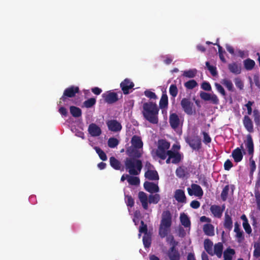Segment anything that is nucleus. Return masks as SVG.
I'll return each mask as SVG.
<instances>
[{
    "label": "nucleus",
    "mask_w": 260,
    "mask_h": 260,
    "mask_svg": "<svg viewBox=\"0 0 260 260\" xmlns=\"http://www.w3.org/2000/svg\"><path fill=\"white\" fill-rule=\"evenodd\" d=\"M131 146L126 150L127 157L124 160L125 168L132 175H139L142 168V162L138 159L143 153V142L140 136L134 135L131 141Z\"/></svg>",
    "instance_id": "nucleus-1"
},
{
    "label": "nucleus",
    "mask_w": 260,
    "mask_h": 260,
    "mask_svg": "<svg viewBox=\"0 0 260 260\" xmlns=\"http://www.w3.org/2000/svg\"><path fill=\"white\" fill-rule=\"evenodd\" d=\"M143 108V115L145 119L152 124H157L158 122L157 115L159 109L156 104L152 102L145 103Z\"/></svg>",
    "instance_id": "nucleus-2"
},
{
    "label": "nucleus",
    "mask_w": 260,
    "mask_h": 260,
    "mask_svg": "<svg viewBox=\"0 0 260 260\" xmlns=\"http://www.w3.org/2000/svg\"><path fill=\"white\" fill-rule=\"evenodd\" d=\"M246 138V141L245 142V146L247 149L248 154L250 155V157L249 158V176L250 178H252L256 167L255 161L252 158L254 153V144L252 137L250 134L247 136Z\"/></svg>",
    "instance_id": "nucleus-3"
},
{
    "label": "nucleus",
    "mask_w": 260,
    "mask_h": 260,
    "mask_svg": "<svg viewBox=\"0 0 260 260\" xmlns=\"http://www.w3.org/2000/svg\"><path fill=\"white\" fill-rule=\"evenodd\" d=\"M170 147V143L166 140H159L158 147L156 151L157 156L162 160L165 159L167 156L168 149Z\"/></svg>",
    "instance_id": "nucleus-4"
},
{
    "label": "nucleus",
    "mask_w": 260,
    "mask_h": 260,
    "mask_svg": "<svg viewBox=\"0 0 260 260\" xmlns=\"http://www.w3.org/2000/svg\"><path fill=\"white\" fill-rule=\"evenodd\" d=\"M79 91V88L78 86L72 85L67 88L60 98L59 104L61 103V101L66 102L68 98H74Z\"/></svg>",
    "instance_id": "nucleus-5"
},
{
    "label": "nucleus",
    "mask_w": 260,
    "mask_h": 260,
    "mask_svg": "<svg viewBox=\"0 0 260 260\" xmlns=\"http://www.w3.org/2000/svg\"><path fill=\"white\" fill-rule=\"evenodd\" d=\"M181 106L184 112L188 115H192L195 113L193 108V104L189 98H183L180 103Z\"/></svg>",
    "instance_id": "nucleus-6"
},
{
    "label": "nucleus",
    "mask_w": 260,
    "mask_h": 260,
    "mask_svg": "<svg viewBox=\"0 0 260 260\" xmlns=\"http://www.w3.org/2000/svg\"><path fill=\"white\" fill-rule=\"evenodd\" d=\"M185 142L193 150H199L201 148V139L198 136L187 137L185 138Z\"/></svg>",
    "instance_id": "nucleus-7"
},
{
    "label": "nucleus",
    "mask_w": 260,
    "mask_h": 260,
    "mask_svg": "<svg viewBox=\"0 0 260 260\" xmlns=\"http://www.w3.org/2000/svg\"><path fill=\"white\" fill-rule=\"evenodd\" d=\"M200 96L202 100L205 101H210L211 103L215 105L219 104V99L217 96L215 94H211L209 93L201 91Z\"/></svg>",
    "instance_id": "nucleus-8"
},
{
    "label": "nucleus",
    "mask_w": 260,
    "mask_h": 260,
    "mask_svg": "<svg viewBox=\"0 0 260 260\" xmlns=\"http://www.w3.org/2000/svg\"><path fill=\"white\" fill-rule=\"evenodd\" d=\"M188 193L189 196L194 195L196 197L201 198L204 192L201 187L196 184H192L191 185V188H187Z\"/></svg>",
    "instance_id": "nucleus-9"
},
{
    "label": "nucleus",
    "mask_w": 260,
    "mask_h": 260,
    "mask_svg": "<svg viewBox=\"0 0 260 260\" xmlns=\"http://www.w3.org/2000/svg\"><path fill=\"white\" fill-rule=\"evenodd\" d=\"M134 83L129 79L126 78L121 82L120 86L124 94H128L130 92V90L134 87Z\"/></svg>",
    "instance_id": "nucleus-10"
},
{
    "label": "nucleus",
    "mask_w": 260,
    "mask_h": 260,
    "mask_svg": "<svg viewBox=\"0 0 260 260\" xmlns=\"http://www.w3.org/2000/svg\"><path fill=\"white\" fill-rule=\"evenodd\" d=\"M102 96L105 102L108 104H113L118 100L117 94L111 91L103 93Z\"/></svg>",
    "instance_id": "nucleus-11"
},
{
    "label": "nucleus",
    "mask_w": 260,
    "mask_h": 260,
    "mask_svg": "<svg viewBox=\"0 0 260 260\" xmlns=\"http://www.w3.org/2000/svg\"><path fill=\"white\" fill-rule=\"evenodd\" d=\"M177 243L172 245L168 250V256L170 260H180V255L178 250L176 249Z\"/></svg>",
    "instance_id": "nucleus-12"
},
{
    "label": "nucleus",
    "mask_w": 260,
    "mask_h": 260,
    "mask_svg": "<svg viewBox=\"0 0 260 260\" xmlns=\"http://www.w3.org/2000/svg\"><path fill=\"white\" fill-rule=\"evenodd\" d=\"M106 123L109 130L112 132H119L122 128L121 124L116 120L113 119L108 120Z\"/></svg>",
    "instance_id": "nucleus-13"
},
{
    "label": "nucleus",
    "mask_w": 260,
    "mask_h": 260,
    "mask_svg": "<svg viewBox=\"0 0 260 260\" xmlns=\"http://www.w3.org/2000/svg\"><path fill=\"white\" fill-rule=\"evenodd\" d=\"M169 123L173 129H176L178 128L180 123V120L176 113H173L170 114L169 116Z\"/></svg>",
    "instance_id": "nucleus-14"
},
{
    "label": "nucleus",
    "mask_w": 260,
    "mask_h": 260,
    "mask_svg": "<svg viewBox=\"0 0 260 260\" xmlns=\"http://www.w3.org/2000/svg\"><path fill=\"white\" fill-rule=\"evenodd\" d=\"M234 231L236 233L235 237L238 242L241 243L244 241L245 239L244 232L241 230L240 225L238 222H235Z\"/></svg>",
    "instance_id": "nucleus-15"
},
{
    "label": "nucleus",
    "mask_w": 260,
    "mask_h": 260,
    "mask_svg": "<svg viewBox=\"0 0 260 260\" xmlns=\"http://www.w3.org/2000/svg\"><path fill=\"white\" fill-rule=\"evenodd\" d=\"M243 144L241 145V148L237 147L233 150L232 156L233 157L235 162H239L241 161L243 157V154L242 152L241 149H243Z\"/></svg>",
    "instance_id": "nucleus-16"
},
{
    "label": "nucleus",
    "mask_w": 260,
    "mask_h": 260,
    "mask_svg": "<svg viewBox=\"0 0 260 260\" xmlns=\"http://www.w3.org/2000/svg\"><path fill=\"white\" fill-rule=\"evenodd\" d=\"M243 124L245 129L249 133L254 131L253 122L248 115H245L243 119Z\"/></svg>",
    "instance_id": "nucleus-17"
},
{
    "label": "nucleus",
    "mask_w": 260,
    "mask_h": 260,
    "mask_svg": "<svg viewBox=\"0 0 260 260\" xmlns=\"http://www.w3.org/2000/svg\"><path fill=\"white\" fill-rule=\"evenodd\" d=\"M144 187L148 192L153 193L159 191V187L157 184L153 182L146 181L144 183Z\"/></svg>",
    "instance_id": "nucleus-18"
},
{
    "label": "nucleus",
    "mask_w": 260,
    "mask_h": 260,
    "mask_svg": "<svg viewBox=\"0 0 260 260\" xmlns=\"http://www.w3.org/2000/svg\"><path fill=\"white\" fill-rule=\"evenodd\" d=\"M167 156H170V158H171V162L174 164H178L182 158L181 155L180 153L173 151L172 150H168Z\"/></svg>",
    "instance_id": "nucleus-19"
},
{
    "label": "nucleus",
    "mask_w": 260,
    "mask_h": 260,
    "mask_svg": "<svg viewBox=\"0 0 260 260\" xmlns=\"http://www.w3.org/2000/svg\"><path fill=\"white\" fill-rule=\"evenodd\" d=\"M223 246L221 242L216 243L214 245V250H212V253L210 255L213 256L216 255L217 257L221 258L223 252Z\"/></svg>",
    "instance_id": "nucleus-20"
},
{
    "label": "nucleus",
    "mask_w": 260,
    "mask_h": 260,
    "mask_svg": "<svg viewBox=\"0 0 260 260\" xmlns=\"http://www.w3.org/2000/svg\"><path fill=\"white\" fill-rule=\"evenodd\" d=\"M88 131L89 133L92 137L99 136L102 133L100 127L95 123L90 124L89 125Z\"/></svg>",
    "instance_id": "nucleus-21"
},
{
    "label": "nucleus",
    "mask_w": 260,
    "mask_h": 260,
    "mask_svg": "<svg viewBox=\"0 0 260 260\" xmlns=\"http://www.w3.org/2000/svg\"><path fill=\"white\" fill-rule=\"evenodd\" d=\"M138 198L142 204V206L143 208L145 210H147L148 208V197L147 196V194L143 191H140L138 193Z\"/></svg>",
    "instance_id": "nucleus-22"
},
{
    "label": "nucleus",
    "mask_w": 260,
    "mask_h": 260,
    "mask_svg": "<svg viewBox=\"0 0 260 260\" xmlns=\"http://www.w3.org/2000/svg\"><path fill=\"white\" fill-rule=\"evenodd\" d=\"M174 198L179 203H185L186 198L184 191L182 189H177L174 193Z\"/></svg>",
    "instance_id": "nucleus-23"
},
{
    "label": "nucleus",
    "mask_w": 260,
    "mask_h": 260,
    "mask_svg": "<svg viewBox=\"0 0 260 260\" xmlns=\"http://www.w3.org/2000/svg\"><path fill=\"white\" fill-rule=\"evenodd\" d=\"M229 71L235 75L240 74L241 73V66L236 62H232L228 64Z\"/></svg>",
    "instance_id": "nucleus-24"
},
{
    "label": "nucleus",
    "mask_w": 260,
    "mask_h": 260,
    "mask_svg": "<svg viewBox=\"0 0 260 260\" xmlns=\"http://www.w3.org/2000/svg\"><path fill=\"white\" fill-rule=\"evenodd\" d=\"M210 211L213 214L214 217L220 218L222 216L223 209L218 205H211L210 208Z\"/></svg>",
    "instance_id": "nucleus-25"
},
{
    "label": "nucleus",
    "mask_w": 260,
    "mask_h": 260,
    "mask_svg": "<svg viewBox=\"0 0 260 260\" xmlns=\"http://www.w3.org/2000/svg\"><path fill=\"white\" fill-rule=\"evenodd\" d=\"M110 166L115 170H121L123 171L124 168H121V164L120 162L114 156H111L109 159Z\"/></svg>",
    "instance_id": "nucleus-26"
},
{
    "label": "nucleus",
    "mask_w": 260,
    "mask_h": 260,
    "mask_svg": "<svg viewBox=\"0 0 260 260\" xmlns=\"http://www.w3.org/2000/svg\"><path fill=\"white\" fill-rule=\"evenodd\" d=\"M145 177L150 180H157L159 179V176L156 170H147L145 173Z\"/></svg>",
    "instance_id": "nucleus-27"
},
{
    "label": "nucleus",
    "mask_w": 260,
    "mask_h": 260,
    "mask_svg": "<svg viewBox=\"0 0 260 260\" xmlns=\"http://www.w3.org/2000/svg\"><path fill=\"white\" fill-rule=\"evenodd\" d=\"M223 226L225 229L229 231L233 228V220L232 217L227 213H225Z\"/></svg>",
    "instance_id": "nucleus-28"
},
{
    "label": "nucleus",
    "mask_w": 260,
    "mask_h": 260,
    "mask_svg": "<svg viewBox=\"0 0 260 260\" xmlns=\"http://www.w3.org/2000/svg\"><path fill=\"white\" fill-rule=\"evenodd\" d=\"M241 219L243 220V226L245 231L246 233L248 234H250L252 232V229L250 224L248 223V220L245 214H243L241 216Z\"/></svg>",
    "instance_id": "nucleus-29"
},
{
    "label": "nucleus",
    "mask_w": 260,
    "mask_h": 260,
    "mask_svg": "<svg viewBox=\"0 0 260 260\" xmlns=\"http://www.w3.org/2000/svg\"><path fill=\"white\" fill-rule=\"evenodd\" d=\"M203 231L205 235L208 236H213L214 235V228L212 224L207 223L204 225Z\"/></svg>",
    "instance_id": "nucleus-30"
},
{
    "label": "nucleus",
    "mask_w": 260,
    "mask_h": 260,
    "mask_svg": "<svg viewBox=\"0 0 260 260\" xmlns=\"http://www.w3.org/2000/svg\"><path fill=\"white\" fill-rule=\"evenodd\" d=\"M180 222L185 228H190L191 225L190 220L188 216L184 213L180 214Z\"/></svg>",
    "instance_id": "nucleus-31"
},
{
    "label": "nucleus",
    "mask_w": 260,
    "mask_h": 260,
    "mask_svg": "<svg viewBox=\"0 0 260 260\" xmlns=\"http://www.w3.org/2000/svg\"><path fill=\"white\" fill-rule=\"evenodd\" d=\"M243 64L244 68L246 70L251 71L254 68L255 63L253 60L250 58H247L243 61Z\"/></svg>",
    "instance_id": "nucleus-32"
},
{
    "label": "nucleus",
    "mask_w": 260,
    "mask_h": 260,
    "mask_svg": "<svg viewBox=\"0 0 260 260\" xmlns=\"http://www.w3.org/2000/svg\"><path fill=\"white\" fill-rule=\"evenodd\" d=\"M159 108L161 109H165L168 106V98L166 93H163L159 103Z\"/></svg>",
    "instance_id": "nucleus-33"
},
{
    "label": "nucleus",
    "mask_w": 260,
    "mask_h": 260,
    "mask_svg": "<svg viewBox=\"0 0 260 260\" xmlns=\"http://www.w3.org/2000/svg\"><path fill=\"white\" fill-rule=\"evenodd\" d=\"M70 111L71 115L76 118L79 117L82 115V111L81 110L76 106H71L70 107Z\"/></svg>",
    "instance_id": "nucleus-34"
},
{
    "label": "nucleus",
    "mask_w": 260,
    "mask_h": 260,
    "mask_svg": "<svg viewBox=\"0 0 260 260\" xmlns=\"http://www.w3.org/2000/svg\"><path fill=\"white\" fill-rule=\"evenodd\" d=\"M235 254L234 249L230 247L226 248L223 252V257L224 260H232V256Z\"/></svg>",
    "instance_id": "nucleus-35"
},
{
    "label": "nucleus",
    "mask_w": 260,
    "mask_h": 260,
    "mask_svg": "<svg viewBox=\"0 0 260 260\" xmlns=\"http://www.w3.org/2000/svg\"><path fill=\"white\" fill-rule=\"evenodd\" d=\"M213 242L209 239H206L204 242V249L206 252L210 255L212 253Z\"/></svg>",
    "instance_id": "nucleus-36"
},
{
    "label": "nucleus",
    "mask_w": 260,
    "mask_h": 260,
    "mask_svg": "<svg viewBox=\"0 0 260 260\" xmlns=\"http://www.w3.org/2000/svg\"><path fill=\"white\" fill-rule=\"evenodd\" d=\"M187 173V169L184 167H179L176 170V176L180 178H183Z\"/></svg>",
    "instance_id": "nucleus-37"
},
{
    "label": "nucleus",
    "mask_w": 260,
    "mask_h": 260,
    "mask_svg": "<svg viewBox=\"0 0 260 260\" xmlns=\"http://www.w3.org/2000/svg\"><path fill=\"white\" fill-rule=\"evenodd\" d=\"M197 74V70L193 69L184 71L183 73L182 76L187 78H192L196 76Z\"/></svg>",
    "instance_id": "nucleus-38"
},
{
    "label": "nucleus",
    "mask_w": 260,
    "mask_h": 260,
    "mask_svg": "<svg viewBox=\"0 0 260 260\" xmlns=\"http://www.w3.org/2000/svg\"><path fill=\"white\" fill-rule=\"evenodd\" d=\"M160 200V197L159 194H150L148 197V202L150 204H156Z\"/></svg>",
    "instance_id": "nucleus-39"
},
{
    "label": "nucleus",
    "mask_w": 260,
    "mask_h": 260,
    "mask_svg": "<svg viewBox=\"0 0 260 260\" xmlns=\"http://www.w3.org/2000/svg\"><path fill=\"white\" fill-rule=\"evenodd\" d=\"M221 83L226 87L230 91H234V87L232 82L228 79H224L222 80Z\"/></svg>",
    "instance_id": "nucleus-40"
},
{
    "label": "nucleus",
    "mask_w": 260,
    "mask_h": 260,
    "mask_svg": "<svg viewBox=\"0 0 260 260\" xmlns=\"http://www.w3.org/2000/svg\"><path fill=\"white\" fill-rule=\"evenodd\" d=\"M170 231V228H166V226L160 225L159 228V235L161 238H164L167 236Z\"/></svg>",
    "instance_id": "nucleus-41"
},
{
    "label": "nucleus",
    "mask_w": 260,
    "mask_h": 260,
    "mask_svg": "<svg viewBox=\"0 0 260 260\" xmlns=\"http://www.w3.org/2000/svg\"><path fill=\"white\" fill-rule=\"evenodd\" d=\"M94 149L101 160L103 161H106L107 160V157L106 153L100 147L95 146Z\"/></svg>",
    "instance_id": "nucleus-42"
},
{
    "label": "nucleus",
    "mask_w": 260,
    "mask_h": 260,
    "mask_svg": "<svg viewBox=\"0 0 260 260\" xmlns=\"http://www.w3.org/2000/svg\"><path fill=\"white\" fill-rule=\"evenodd\" d=\"M253 117L255 125L260 126V113L257 109H254L253 111Z\"/></svg>",
    "instance_id": "nucleus-43"
},
{
    "label": "nucleus",
    "mask_w": 260,
    "mask_h": 260,
    "mask_svg": "<svg viewBox=\"0 0 260 260\" xmlns=\"http://www.w3.org/2000/svg\"><path fill=\"white\" fill-rule=\"evenodd\" d=\"M143 242L145 248H149L151 243V237L150 235H144L143 237Z\"/></svg>",
    "instance_id": "nucleus-44"
},
{
    "label": "nucleus",
    "mask_w": 260,
    "mask_h": 260,
    "mask_svg": "<svg viewBox=\"0 0 260 260\" xmlns=\"http://www.w3.org/2000/svg\"><path fill=\"white\" fill-rule=\"evenodd\" d=\"M169 93L174 99L177 96L178 93V88L175 84H171L169 88Z\"/></svg>",
    "instance_id": "nucleus-45"
},
{
    "label": "nucleus",
    "mask_w": 260,
    "mask_h": 260,
    "mask_svg": "<svg viewBox=\"0 0 260 260\" xmlns=\"http://www.w3.org/2000/svg\"><path fill=\"white\" fill-rule=\"evenodd\" d=\"M96 103V100L95 98H92L85 101L83 102V106L87 108H89L93 106Z\"/></svg>",
    "instance_id": "nucleus-46"
},
{
    "label": "nucleus",
    "mask_w": 260,
    "mask_h": 260,
    "mask_svg": "<svg viewBox=\"0 0 260 260\" xmlns=\"http://www.w3.org/2000/svg\"><path fill=\"white\" fill-rule=\"evenodd\" d=\"M127 182L132 185H138L140 184V179L138 177L129 176Z\"/></svg>",
    "instance_id": "nucleus-47"
},
{
    "label": "nucleus",
    "mask_w": 260,
    "mask_h": 260,
    "mask_svg": "<svg viewBox=\"0 0 260 260\" xmlns=\"http://www.w3.org/2000/svg\"><path fill=\"white\" fill-rule=\"evenodd\" d=\"M229 189V185H225L223 188L220 195L221 199L223 201H225L227 200Z\"/></svg>",
    "instance_id": "nucleus-48"
},
{
    "label": "nucleus",
    "mask_w": 260,
    "mask_h": 260,
    "mask_svg": "<svg viewBox=\"0 0 260 260\" xmlns=\"http://www.w3.org/2000/svg\"><path fill=\"white\" fill-rule=\"evenodd\" d=\"M198 85V83L194 80H190L184 83L185 87L188 89H192Z\"/></svg>",
    "instance_id": "nucleus-49"
},
{
    "label": "nucleus",
    "mask_w": 260,
    "mask_h": 260,
    "mask_svg": "<svg viewBox=\"0 0 260 260\" xmlns=\"http://www.w3.org/2000/svg\"><path fill=\"white\" fill-rule=\"evenodd\" d=\"M119 144L118 140L115 138H110L108 141V145L110 148H115Z\"/></svg>",
    "instance_id": "nucleus-50"
},
{
    "label": "nucleus",
    "mask_w": 260,
    "mask_h": 260,
    "mask_svg": "<svg viewBox=\"0 0 260 260\" xmlns=\"http://www.w3.org/2000/svg\"><path fill=\"white\" fill-rule=\"evenodd\" d=\"M125 202L126 205L130 208H132L134 205V200L131 196L125 195Z\"/></svg>",
    "instance_id": "nucleus-51"
},
{
    "label": "nucleus",
    "mask_w": 260,
    "mask_h": 260,
    "mask_svg": "<svg viewBox=\"0 0 260 260\" xmlns=\"http://www.w3.org/2000/svg\"><path fill=\"white\" fill-rule=\"evenodd\" d=\"M206 66L212 76H215L217 75V73L215 67L211 66L208 61L206 62Z\"/></svg>",
    "instance_id": "nucleus-52"
},
{
    "label": "nucleus",
    "mask_w": 260,
    "mask_h": 260,
    "mask_svg": "<svg viewBox=\"0 0 260 260\" xmlns=\"http://www.w3.org/2000/svg\"><path fill=\"white\" fill-rule=\"evenodd\" d=\"M139 232L140 233H144L145 235L148 234L147 225L143 220L141 221V226L139 228Z\"/></svg>",
    "instance_id": "nucleus-53"
},
{
    "label": "nucleus",
    "mask_w": 260,
    "mask_h": 260,
    "mask_svg": "<svg viewBox=\"0 0 260 260\" xmlns=\"http://www.w3.org/2000/svg\"><path fill=\"white\" fill-rule=\"evenodd\" d=\"M215 87L218 92H219L222 96H225L226 93L223 87L218 83H215Z\"/></svg>",
    "instance_id": "nucleus-54"
},
{
    "label": "nucleus",
    "mask_w": 260,
    "mask_h": 260,
    "mask_svg": "<svg viewBox=\"0 0 260 260\" xmlns=\"http://www.w3.org/2000/svg\"><path fill=\"white\" fill-rule=\"evenodd\" d=\"M254 250L253 251V256L255 257L260 256V246L259 243H255L254 245Z\"/></svg>",
    "instance_id": "nucleus-55"
},
{
    "label": "nucleus",
    "mask_w": 260,
    "mask_h": 260,
    "mask_svg": "<svg viewBox=\"0 0 260 260\" xmlns=\"http://www.w3.org/2000/svg\"><path fill=\"white\" fill-rule=\"evenodd\" d=\"M144 94L146 96L150 99L155 100L157 98V96L154 92L148 90H146L144 91Z\"/></svg>",
    "instance_id": "nucleus-56"
},
{
    "label": "nucleus",
    "mask_w": 260,
    "mask_h": 260,
    "mask_svg": "<svg viewBox=\"0 0 260 260\" xmlns=\"http://www.w3.org/2000/svg\"><path fill=\"white\" fill-rule=\"evenodd\" d=\"M161 219L172 220V215L170 211L169 210H166L163 211L162 213Z\"/></svg>",
    "instance_id": "nucleus-57"
},
{
    "label": "nucleus",
    "mask_w": 260,
    "mask_h": 260,
    "mask_svg": "<svg viewBox=\"0 0 260 260\" xmlns=\"http://www.w3.org/2000/svg\"><path fill=\"white\" fill-rule=\"evenodd\" d=\"M201 88L206 91H210L211 90L212 88L210 84L207 82L204 81L201 84Z\"/></svg>",
    "instance_id": "nucleus-58"
},
{
    "label": "nucleus",
    "mask_w": 260,
    "mask_h": 260,
    "mask_svg": "<svg viewBox=\"0 0 260 260\" xmlns=\"http://www.w3.org/2000/svg\"><path fill=\"white\" fill-rule=\"evenodd\" d=\"M235 83L236 87L239 88L240 90H242L244 87V84L242 80L239 78H236L235 79Z\"/></svg>",
    "instance_id": "nucleus-59"
},
{
    "label": "nucleus",
    "mask_w": 260,
    "mask_h": 260,
    "mask_svg": "<svg viewBox=\"0 0 260 260\" xmlns=\"http://www.w3.org/2000/svg\"><path fill=\"white\" fill-rule=\"evenodd\" d=\"M203 135V142L205 144H207L208 143H211V138L210 137V136L208 135V134L205 132H203L202 133Z\"/></svg>",
    "instance_id": "nucleus-60"
},
{
    "label": "nucleus",
    "mask_w": 260,
    "mask_h": 260,
    "mask_svg": "<svg viewBox=\"0 0 260 260\" xmlns=\"http://www.w3.org/2000/svg\"><path fill=\"white\" fill-rule=\"evenodd\" d=\"M233 167V163L230 159H227L224 163L225 170L229 171Z\"/></svg>",
    "instance_id": "nucleus-61"
},
{
    "label": "nucleus",
    "mask_w": 260,
    "mask_h": 260,
    "mask_svg": "<svg viewBox=\"0 0 260 260\" xmlns=\"http://www.w3.org/2000/svg\"><path fill=\"white\" fill-rule=\"evenodd\" d=\"M254 104L253 102L248 101L247 103L245 105V107L247 108V114L248 115L251 114L252 110V106Z\"/></svg>",
    "instance_id": "nucleus-62"
},
{
    "label": "nucleus",
    "mask_w": 260,
    "mask_h": 260,
    "mask_svg": "<svg viewBox=\"0 0 260 260\" xmlns=\"http://www.w3.org/2000/svg\"><path fill=\"white\" fill-rule=\"evenodd\" d=\"M172 224V220L161 219L160 225L166 226V228H170Z\"/></svg>",
    "instance_id": "nucleus-63"
},
{
    "label": "nucleus",
    "mask_w": 260,
    "mask_h": 260,
    "mask_svg": "<svg viewBox=\"0 0 260 260\" xmlns=\"http://www.w3.org/2000/svg\"><path fill=\"white\" fill-rule=\"evenodd\" d=\"M254 195L257 205L260 206V191L257 189L254 190Z\"/></svg>",
    "instance_id": "nucleus-64"
}]
</instances>
